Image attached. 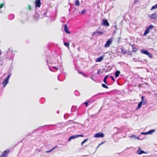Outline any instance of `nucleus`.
Segmentation results:
<instances>
[{"label": "nucleus", "instance_id": "obj_19", "mask_svg": "<svg viewBox=\"0 0 157 157\" xmlns=\"http://www.w3.org/2000/svg\"><path fill=\"white\" fill-rule=\"evenodd\" d=\"M14 17V15L13 14H10L8 16V18L10 20H13Z\"/></svg>", "mask_w": 157, "mask_h": 157}, {"label": "nucleus", "instance_id": "obj_52", "mask_svg": "<svg viewBox=\"0 0 157 157\" xmlns=\"http://www.w3.org/2000/svg\"><path fill=\"white\" fill-rule=\"evenodd\" d=\"M79 49H80V48H77V50H78V51H79Z\"/></svg>", "mask_w": 157, "mask_h": 157}, {"label": "nucleus", "instance_id": "obj_40", "mask_svg": "<svg viewBox=\"0 0 157 157\" xmlns=\"http://www.w3.org/2000/svg\"><path fill=\"white\" fill-rule=\"evenodd\" d=\"M11 75V74H10V75H9L6 78L7 79L9 80V79L10 78Z\"/></svg>", "mask_w": 157, "mask_h": 157}, {"label": "nucleus", "instance_id": "obj_57", "mask_svg": "<svg viewBox=\"0 0 157 157\" xmlns=\"http://www.w3.org/2000/svg\"><path fill=\"white\" fill-rule=\"evenodd\" d=\"M114 128H117L115 127Z\"/></svg>", "mask_w": 157, "mask_h": 157}, {"label": "nucleus", "instance_id": "obj_49", "mask_svg": "<svg viewBox=\"0 0 157 157\" xmlns=\"http://www.w3.org/2000/svg\"><path fill=\"white\" fill-rule=\"evenodd\" d=\"M104 93H98L97 94V95H99V94H103Z\"/></svg>", "mask_w": 157, "mask_h": 157}, {"label": "nucleus", "instance_id": "obj_38", "mask_svg": "<svg viewBox=\"0 0 157 157\" xmlns=\"http://www.w3.org/2000/svg\"><path fill=\"white\" fill-rule=\"evenodd\" d=\"M86 12V10H83L80 13L82 14H83L84 13H85Z\"/></svg>", "mask_w": 157, "mask_h": 157}, {"label": "nucleus", "instance_id": "obj_9", "mask_svg": "<svg viewBox=\"0 0 157 157\" xmlns=\"http://www.w3.org/2000/svg\"><path fill=\"white\" fill-rule=\"evenodd\" d=\"M47 13V12H45L44 13L41 12L40 14H39L38 15H37V13H36L35 14V16L36 17L38 16V17L42 18L45 16Z\"/></svg>", "mask_w": 157, "mask_h": 157}, {"label": "nucleus", "instance_id": "obj_56", "mask_svg": "<svg viewBox=\"0 0 157 157\" xmlns=\"http://www.w3.org/2000/svg\"><path fill=\"white\" fill-rule=\"evenodd\" d=\"M91 79H92V80H94L92 78V77H91Z\"/></svg>", "mask_w": 157, "mask_h": 157}, {"label": "nucleus", "instance_id": "obj_58", "mask_svg": "<svg viewBox=\"0 0 157 157\" xmlns=\"http://www.w3.org/2000/svg\"><path fill=\"white\" fill-rule=\"evenodd\" d=\"M48 126H51V125H48Z\"/></svg>", "mask_w": 157, "mask_h": 157}, {"label": "nucleus", "instance_id": "obj_34", "mask_svg": "<svg viewBox=\"0 0 157 157\" xmlns=\"http://www.w3.org/2000/svg\"><path fill=\"white\" fill-rule=\"evenodd\" d=\"M102 86L103 87H104V88H106V89L108 88V87L107 86H106L105 84H102Z\"/></svg>", "mask_w": 157, "mask_h": 157}, {"label": "nucleus", "instance_id": "obj_8", "mask_svg": "<svg viewBox=\"0 0 157 157\" xmlns=\"http://www.w3.org/2000/svg\"><path fill=\"white\" fill-rule=\"evenodd\" d=\"M148 17L151 19L155 20L156 18H157V13L156 12H155L149 15Z\"/></svg>", "mask_w": 157, "mask_h": 157}, {"label": "nucleus", "instance_id": "obj_20", "mask_svg": "<svg viewBox=\"0 0 157 157\" xmlns=\"http://www.w3.org/2000/svg\"><path fill=\"white\" fill-rule=\"evenodd\" d=\"M120 72L119 71H117L115 73V76L117 78L119 76Z\"/></svg>", "mask_w": 157, "mask_h": 157}, {"label": "nucleus", "instance_id": "obj_41", "mask_svg": "<svg viewBox=\"0 0 157 157\" xmlns=\"http://www.w3.org/2000/svg\"><path fill=\"white\" fill-rule=\"evenodd\" d=\"M141 134H143V135H147V134H148L147 132H141Z\"/></svg>", "mask_w": 157, "mask_h": 157}, {"label": "nucleus", "instance_id": "obj_55", "mask_svg": "<svg viewBox=\"0 0 157 157\" xmlns=\"http://www.w3.org/2000/svg\"><path fill=\"white\" fill-rule=\"evenodd\" d=\"M141 85V84H140V85H139V87Z\"/></svg>", "mask_w": 157, "mask_h": 157}, {"label": "nucleus", "instance_id": "obj_16", "mask_svg": "<svg viewBox=\"0 0 157 157\" xmlns=\"http://www.w3.org/2000/svg\"><path fill=\"white\" fill-rule=\"evenodd\" d=\"M9 80L5 78L2 84L4 87H5L7 84L8 83Z\"/></svg>", "mask_w": 157, "mask_h": 157}, {"label": "nucleus", "instance_id": "obj_26", "mask_svg": "<svg viewBox=\"0 0 157 157\" xmlns=\"http://www.w3.org/2000/svg\"><path fill=\"white\" fill-rule=\"evenodd\" d=\"M142 102H140L138 104V107L136 108V109H140L141 106L142 105Z\"/></svg>", "mask_w": 157, "mask_h": 157}, {"label": "nucleus", "instance_id": "obj_28", "mask_svg": "<svg viewBox=\"0 0 157 157\" xmlns=\"http://www.w3.org/2000/svg\"><path fill=\"white\" fill-rule=\"evenodd\" d=\"M74 93L75 95L76 96H78L80 95V93L77 90H75Z\"/></svg>", "mask_w": 157, "mask_h": 157}, {"label": "nucleus", "instance_id": "obj_12", "mask_svg": "<svg viewBox=\"0 0 157 157\" xmlns=\"http://www.w3.org/2000/svg\"><path fill=\"white\" fill-rule=\"evenodd\" d=\"M49 69L51 71L55 72L58 70V69L57 67H49Z\"/></svg>", "mask_w": 157, "mask_h": 157}, {"label": "nucleus", "instance_id": "obj_51", "mask_svg": "<svg viewBox=\"0 0 157 157\" xmlns=\"http://www.w3.org/2000/svg\"><path fill=\"white\" fill-rule=\"evenodd\" d=\"M2 54V52L1 51V50H0V55H1Z\"/></svg>", "mask_w": 157, "mask_h": 157}, {"label": "nucleus", "instance_id": "obj_37", "mask_svg": "<svg viewBox=\"0 0 157 157\" xmlns=\"http://www.w3.org/2000/svg\"><path fill=\"white\" fill-rule=\"evenodd\" d=\"M50 58L49 57L48 58L47 57L46 59V61L47 62V63L48 64V62L50 60Z\"/></svg>", "mask_w": 157, "mask_h": 157}, {"label": "nucleus", "instance_id": "obj_25", "mask_svg": "<svg viewBox=\"0 0 157 157\" xmlns=\"http://www.w3.org/2000/svg\"><path fill=\"white\" fill-rule=\"evenodd\" d=\"M77 107L75 106H72L71 109V112H74L75 109H76Z\"/></svg>", "mask_w": 157, "mask_h": 157}, {"label": "nucleus", "instance_id": "obj_30", "mask_svg": "<svg viewBox=\"0 0 157 157\" xmlns=\"http://www.w3.org/2000/svg\"><path fill=\"white\" fill-rule=\"evenodd\" d=\"M64 44L66 47L69 48V43L68 42H64Z\"/></svg>", "mask_w": 157, "mask_h": 157}, {"label": "nucleus", "instance_id": "obj_13", "mask_svg": "<svg viewBox=\"0 0 157 157\" xmlns=\"http://www.w3.org/2000/svg\"><path fill=\"white\" fill-rule=\"evenodd\" d=\"M136 152L138 155H140L143 153H145V152L144 151L140 149V147H138V150Z\"/></svg>", "mask_w": 157, "mask_h": 157}, {"label": "nucleus", "instance_id": "obj_6", "mask_svg": "<svg viewBox=\"0 0 157 157\" xmlns=\"http://www.w3.org/2000/svg\"><path fill=\"white\" fill-rule=\"evenodd\" d=\"M113 40L111 38L109 39L104 45L105 48H108L110 46V45L112 44Z\"/></svg>", "mask_w": 157, "mask_h": 157}, {"label": "nucleus", "instance_id": "obj_17", "mask_svg": "<svg viewBox=\"0 0 157 157\" xmlns=\"http://www.w3.org/2000/svg\"><path fill=\"white\" fill-rule=\"evenodd\" d=\"M104 55H103V56H101L98 58H97L96 61V62H101L103 59L104 56Z\"/></svg>", "mask_w": 157, "mask_h": 157}, {"label": "nucleus", "instance_id": "obj_36", "mask_svg": "<svg viewBox=\"0 0 157 157\" xmlns=\"http://www.w3.org/2000/svg\"><path fill=\"white\" fill-rule=\"evenodd\" d=\"M57 78H58V80L59 81H63L64 79L63 80H62L61 79H60L59 75H58L57 76Z\"/></svg>", "mask_w": 157, "mask_h": 157}, {"label": "nucleus", "instance_id": "obj_5", "mask_svg": "<svg viewBox=\"0 0 157 157\" xmlns=\"http://www.w3.org/2000/svg\"><path fill=\"white\" fill-rule=\"evenodd\" d=\"M10 152V150L9 149H7L6 151H4L3 152L0 156V157H7Z\"/></svg>", "mask_w": 157, "mask_h": 157}, {"label": "nucleus", "instance_id": "obj_42", "mask_svg": "<svg viewBox=\"0 0 157 157\" xmlns=\"http://www.w3.org/2000/svg\"><path fill=\"white\" fill-rule=\"evenodd\" d=\"M112 79L113 81H115V79L114 78V77L113 76H110V77Z\"/></svg>", "mask_w": 157, "mask_h": 157}, {"label": "nucleus", "instance_id": "obj_46", "mask_svg": "<svg viewBox=\"0 0 157 157\" xmlns=\"http://www.w3.org/2000/svg\"><path fill=\"white\" fill-rule=\"evenodd\" d=\"M97 73H98V74L101 75V74L100 73V70H98V71Z\"/></svg>", "mask_w": 157, "mask_h": 157}, {"label": "nucleus", "instance_id": "obj_50", "mask_svg": "<svg viewBox=\"0 0 157 157\" xmlns=\"http://www.w3.org/2000/svg\"><path fill=\"white\" fill-rule=\"evenodd\" d=\"M65 125H67L68 124V122H67L65 123Z\"/></svg>", "mask_w": 157, "mask_h": 157}, {"label": "nucleus", "instance_id": "obj_48", "mask_svg": "<svg viewBox=\"0 0 157 157\" xmlns=\"http://www.w3.org/2000/svg\"><path fill=\"white\" fill-rule=\"evenodd\" d=\"M153 95L155 96H157V93H154Z\"/></svg>", "mask_w": 157, "mask_h": 157}, {"label": "nucleus", "instance_id": "obj_3", "mask_svg": "<svg viewBox=\"0 0 157 157\" xmlns=\"http://www.w3.org/2000/svg\"><path fill=\"white\" fill-rule=\"evenodd\" d=\"M154 28V26L152 25H150L149 27H147L146 29V30L144 32L143 34L144 36H146L147 34L150 32V30Z\"/></svg>", "mask_w": 157, "mask_h": 157}, {"label": "nucleus", "instance_id": "obj_59", "mask_svg": "<svg viewBox=\"0 0 157 157\" xmlns=\"http://www.w3.org/2000/svg\"><path fill=\"white\" fill-rule=\"evenodd\" d=\"M120 63H124L123 62H120Z\"/></svg>", "mask_w": 157, "mask_h": 157}, {"label": "nucleus", "instance_id": "obj_31", "mask_svg": "<svg viewBox=\"0 0 157 157\" xmlns=\"http://www.w3.org/2000/svg\"><path fill=\"white\" fill-rule=\"evenodd\" d=\"M131 138H133L134 139H140L139 138L136 137V136L134 135H132L131 136Z\"/></svg>", "mask_w": 157, "mask_h": 157}, {"label": "nucleus", "instance_id": "obj_53", "mask_svg": "<svg viewBox=\"0 0 157 157\" xmlns=\"http://www.w3.org/2000/svg\"><path fill=\"white\" fill-rule=\"evenodd\" d=\"M65 116H66V115H64V118H65V119L66 118H65Z\"/></svg>", "mask_w": 157, "mask_h": 157}, {"label": "nucleus", "instance_id": "obj_11", "mask_svg": "<svg viewBox=\"0 0 157 157\" xmlns=\"http://www.w3.org/2000/svg\"><path fill=\"white\" fill-rule=\"evenodd\" d=\"M41 2L40 0H36L35 2L36 7H40V6Z\"/></svg>", "mask_w": 157, "mask_h": 157}, {"label": "nucleus", "instance_id": "obj_15", "mask_svg": "<svg viewBox=\"0 0 157 157\" xmlns=\"http://www.w3.org/2000/svg\"><path fill=\"white\" fill-rule=\"evenodd\" d=\"M64 31L67 33L69 34L70 32L68 31V26L67 25H64Z\"/></svg>", "mask_w": 157, "mask_h": 157}, {"label": "nucleus", "instance_id": "obj_44", "mask_svg": "<svg viewBox=\"0 0 157 157\" xmlns=\"http://www.w3.org/2000/svg\"><path fill=\"white\" fill-rule=\"evenodd\" d=\"M28 8L29 10H30L31 9V7L30 5H28Z\"/></svg>", "mask_w": 157, "mask_h": 157}, {"label": "nucleus", "instance_id": "obj_21", "mask_svg": "<svg viewBox=\"0 0 157 157\" xmlns=\"http://www.w3.org/2000/svg\"><path fill=\"white\" fill-rule=\"evenodd\" d=\"M57 146H55L53 148L48 150V151H45V152L46 153H49V152H51L56 147H57Z\"/></svg>", "mask_w": 157, "mask_h": 157}, {"label": "nucleus", "instance_id": "obj_39", "mask_svg": "<svg viewBox=\"0 0 157 157\" xmlns=\"http://www.w3.org/2000/svg\"><path fill=\"white\" fill-rule=\"evenodd\" d=\"M4 5L5 4L4 3H2L0 5V9L2 8Z\"/></svg>", "mask_w": 157, "mask_h": 157}, {"label": "nucleus", "instance_id": "obj_27", "mask_svg": "<svg viewBox=\"0 0 157 157\" xmlns=\"http://www.w3.org/2000/svg\"><path fill=\"white\" fill-rule=\"evenodd\" d=\"M157 8V4L155 5L152 6L151 9V10H152L154 9H156Z\"/></svg>", "mask_w": 157, "mask_h": 157}, {"label": "nucleus", "instance_id": "obj_1", "mask_svg": "<svg viewBox=\"0 0 157 157\" xmlns=\"http://www.w3.org/2000/svg\"><path fill=\"white\" fill-rule=\"evenodd\" d=\"M15 54L13 49L9 48L6 51V53L5 55L6 58L9 60H13Z\"/></svg>", "mask_w": 157, "mask_h": 157}, {"label": "nucleus", "instance_id": "obj_18", "mask_svg": "<svg viewBox=\"0 0 157 157\" xmlns=\"http://www.w3.org/2000/svg\"><path fill=\"white\" fill-rule=\"evenodd\" d=\"M144 96H142L141 97V101L140 102H142V105H145L147 104V102L146 101L144 100Z\"/></svg>", "mask_w": 157, "mask_h": 157}, {"label": "nucleus", "instance_id": "obj_24", "mask_svg": "<svg viewBox=\"0 0 157 157\" xmlns=\"http://www.w3.org/2000/svg\"><path fill=\"white\" fill-rule=\"evenodd\" d=\"M109 76L108 75H106L104 78V79H103V81L105 83V84H107V81H106V79H107V78H108Z\"/></svg>", "mask_w": 157, "mask_h": 157}, {"label": "nucleus", "instance_id": "obj_45", "mask_svg": "<svg viewBox=\"0 0 157 157\" xmlns=\"http://www.w3.org/2000/svg\"><path fill=\"white\" fill-rule=\"evenodd\" d=\"M103 143V142H102L101 144H99L97 147V148H98L101 144H102Z\"/></svg>", "mask_w": 157, "mask_h": 157}, {"label": "nucleus", "instance_id": "obj_2", "mask_svg": "<svg viewBox=\"0 0 157 157\" xmlns=\"http://www.w3.org/2000/svg\"><path fill=\"white\" fill-rule=\"evenodd\" d=\"M140 52L148 56L150 58H151L152 57V54L149 52L147 50H145L144 49H142L140 50Z\"/></svg>", "mask_w": 157, "mask_h": 157}, {"label": "nucleus", "instance_id": "obj_54", "mask_svg": "<svg viewBox=\"0 0 157 157\" xmlns=\"http://www.w3.org/2000/svg\"><path fill=\"white\" fill-rule=\"evenodd\" d=\"M0 12L1 13H2V10H0Z\"/></svg>", "mask_w": 157, "mask_h": 157}, {"label": "nucleus", "instance_id": "obj_43", "mask_svg": "<svg viewBox=\"0 0 157 157\" xmlns=\"http://www.w3.org/2000/svg\"><path fill=\"white\" fill-rule=\"evenodd\" d=\"M37 130H38L37 129H36L33 130V131L32 132V133L31 134H32V133H34Z\"/></svg>", "mask_w": 157, "mask_h": 157}, {"label": "nucleus", "instance_id": "obj_33", "mask_svg": "<svg viewBox=\"0 0 157 157\" xmlns=\"http://www.w3.org/2000/svg\"><path fill=\"white\" fill-rule=\"evenodd\" d=\"M121 52L122 53L124 54H126V51L125 50L121 49Z\"/></svg>", "mask_w": 157, "mask_h": 157}, {"label": "nucleus", "instance_id": "obj_22", "mask_svg": "<svg viewBox=\"0 0 157 157\" xmlns=\"http://www.w3.org/2000/svg\"><path fill=\"white\" fill-rule=\"evenodd\" d=\"M131 45L132 47L133 51L136 52L137 51V48L136 47H134L132 45Z\"/></svg>", "mask_w": 157, "mask_h": 157}, {"label": "nucleus", "instance_id": "obj_35", "mask_svg": "<svg viewBox=\"0 0 157 157\" xmlns=\"http://www.w3.org/2000/svg\"><path fill=\"white\" fill-rule=\"evenodd\" d=\"M89 101H86L84 103V104L87 107L88 105V103Z\"/></svg>", "mask_w": 157, "mask_h": 157}, {"label": "nucleus", "instance_id": "obj_10", "mask_svg": "<svg viewBox=\"0 0 157 157\" xmlns=\"http://www.w3.org/2000/svg\"><path fill=\"white\" fill-rule=\"evenodd\" d=\"M102 24L104 26H109V24L108 23L107 20L106 19H103L102 21Z\"/></svg>", "mask_w": 157, "mask_h": 157}, {"label": "nucleus", "instance_id": "obj_14", "mask_svg": "<svg viewBox=\"0 0 157 157\" xmlns=\"http://www.w3.org/2000/svg\"><path fill=\"white\" fill-rule=\"evenodd\" d=\"M103 33V32H100V31L97 30L96 32H94L92 34L93 36H97L98 34H99L100 35H101Z\"/></svg>", "mask_w": 157, "mask_h": 157}, {"label": "nucleus", "instance_id": "obj_29", "mask_svg": "<svg viewBox=\"0 0 157 157\" xmlns=\"http://www.w3.org/2000/svg\"><path fill=\"white\" fill-rule=\"evenodd\" d=\"M75 4L76 6H79L80 5V3L78 0H76L75 2Z\"/></svg>", "mask_w": 157, "mask_h": 157}, {"label": "nucleus", "instance_id": "obj_4", "mask_svg": "<svg viewBox=\"0 0 157 157\" xmlns=\"http://www.w3.org/2000/svg\"><path fill=\"white\" fill-rule=\"evenodd\" d=\"M84 136L82 134L77 135H73L71 136L68 139V141H70L71 140L74 139L76 138H78L79 137H83Z\"/></svg>", "mask_w": 157, "mask_h": 157}, {"label": "nucleus", "instance_id": "obj_47", "mask_svg": "<svg viewBox=\"0 0 157 157\" xmlns=\"http://www.w3.org/2000/svg\"><path fill=\"white\" fill-rule=\"evenodd\" d=\"M80 74H82V75L83 76H84V75H85L84 74L83 72H80Z\"/></svg>", "mask_w": 157, "mask_h": 157}, {"label": "nucleus", "instance_id": "obj_23", "mask_svg": "<svg viewBox=\"0 0 157 157\" xmlns=\"http://www.w3.org/2000/svg\"><path fill=\"white\" fill-rule=\"evenodd\" d=\"M155 131V130L153 129L151 130L148 132H147L148 134H151L153 133Z\"/></svg>", "mask_w": 157, "mask_h": 157}, {"label": "nucleus", "instance_id": "obj_7", "mask_svg": "<svg viewBox=\"0 0 157 157\" xmlns=\"http://www.w3.org/2000/svg\"><path fill=\"white\" fill-rule=\"evenodd\" d=\"M104 136V134L103 133L98 132L94 134V137L95 138H103Z\"/></svg>", "mask_w": 157, "mask_h": 157}, {"label": "nucleus", "instance_id": "obj_32", "mask_svg": "<svg viewBox=\"0 0 157 157\" xmlns=\"http://www.w3.org/2000/svg\"><path fill=\"white\" fill-rule=\"evenodd\" d=\"M88 140V139H85L84 141H83L81 143V145H82L83 144L85 143L86 141H87Z\"/></svg>", "mask_w": 157, "mask_h": 157}]
</instances>
